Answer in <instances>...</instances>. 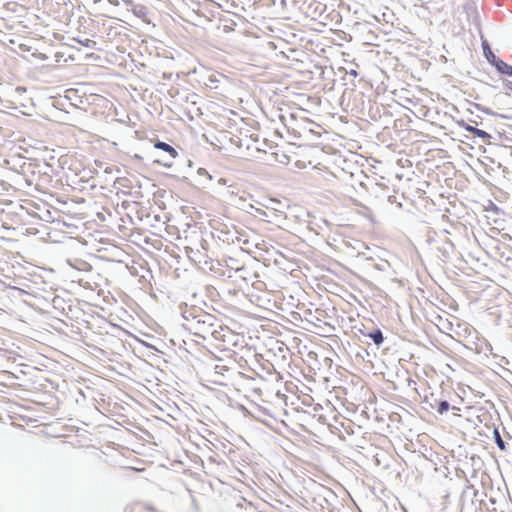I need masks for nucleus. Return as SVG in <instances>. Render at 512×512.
<instances>
[{"label": "nucleus", "instance_id": "1", "mask_svg": "<svg viewBox=\"0 0 512 512\" xmlns=\"http://www.w3.org/2000/svg\"><path fill=\"white\" fill-rule=\"evenodd\" d=\"M154 147L167 152L172 158H176L178 156V152L171 145L165 142L157 141L154 143Z\"/></svg>", "mask_w": 512, "mask_h": 512}, {"label": "nucleus", "instance_id": "7", "mask_svg": "<svg viewBox=\"0 0 512 512\" xmlns=\"http://www.w3.org/2000/svg\"><path fill=\"white\" fill-rule=\"evenodd\" d=\"M506 86H507L510 90H512V82H508V83L506 84Z\"/></svg>", "mask_w": 512, "mask_h": 512}, {"label": "nucleus", "instance_id": "5", "mask_svg": "<svg viewBox=\"0 0 512 512\" xmlns=\"http://www.w3.org/2000/svg\"><path fill=\"white\" fill-rule=\"evenodd\" d=\"M494 438H495V441H496L498 447L501 450H505V442L503 441V439L497 429L494 430Z\"/></svg>", "mask_w": 512, "mask_h": 512}, {"label": "nucleus", "instance_id": "4", "mask_svg": "<svg viewBox=\"0 0 512 512\" xmlns=\"http://www.w3.org/2000/svg\"><path fill=\"white\" fill-rule=\"evenodd\" d=\"M498 69L502 72V73H505V74H508V75H512V66L504 63L503 61H501L498 65H497Z\"/></svg>", "mask_w": 512, "mask_h": 512}, {"label": "nucleus", "instance_id": "3", "mask_svg": "<svg viewBox=\"0 0 512 512\" xmlns=\"http://www.w3.org/2000/svg\"><path fill=\"white\" fill-rule=\"evenodd\" d=\"M369 337L373 339L374 343L379 345L383 342V335L380 330H376L369 334Z\"/></svg>", "mask_w": 512, "mask_h": 512}, {"label": "nucleus", "instance_id": "8", "mask_svg": "<svg viewBox=\"0 0 512 512\" xmlns=\"http://www.w3.org/2000/svg\"><path fill=\"white\" fill-rule=\"evenodd\" d=\"M89 42H91V40H86V42H84V45L89 46Z\"/></svg>", "mask_w": 512, "mask_h": 512}, {"label": "nucleus", "instance_id": "6", "mask_svg": "<svg viewBox=\"0 0 512 512\" xmlns=\"http://www.w3.org/2000/svg\"><path fill=\"white\" fill-rule=\"evenodd\" d=\"M437 410L440 414L447 412L449 410V403L447 401H441Z\"/></svg>", "mask_w": 512, "mask_h": 512}, {"label": "nucleus", "instance_id": "2", "mask_svg": "<svg viewBox=\"0 0 512 512\" xmlns=\"http://www.w3.org/2000/svg\"><path fill=\"white\" fill-rule=\"evenodd\" d=\"M466 131L472 133L473 135L481 138V139H486V138H489V134L484 131V130H481V129H478L476 127H473V126H467L466 128Z\"/></svg>", "mask_w": 512, "mask_h": 512}]
</instances>
